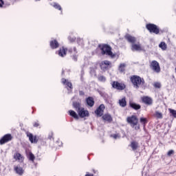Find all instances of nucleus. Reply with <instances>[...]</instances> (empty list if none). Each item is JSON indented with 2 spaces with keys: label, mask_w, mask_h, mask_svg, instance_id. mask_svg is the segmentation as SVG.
<instances>
[{
  "label": "nucleus",
  "mask_w": 176,
  "mask_h": 176,
  "mask_svg": "<svg viewBox=\"0 0 176 176\" xmlns=\"http://www.w3.org/2000/svg\"><path fill=\"white\" fill-rule=\"evenodd\" d=\"M73 51H74L75 53H76V47H73V50H72V49H70V50H69V52H72Z\"/></svg>",
  "instance_id": "42"
},
{
  "label": "nucleus",
  "mask_w": 176,
  "mask_h": 176,
  "mask_svg": "<svg viewBox=\"0 0 176 176\" xmlns=\"http://www.w3.org/2000/svg\"><path fill=\"white\" fill-rule=\"evenodd\" d=\"M14 159H16V160H23V156L21 155V154L16 153L14 155Z\"/></svg>",
  "instance_id": "31"
},
{
  "label": "nucleus",
  "mask_w": 176,
  "mask_h": 176,
  "mask_svg": "<svg viewBox=\"0 0 176 176\" xmlns=\"http://www.w3.org/2000/svg\"><path fill=\"white\" fill-rule=\"evenodd\" d=\"M33 126H34V127H39V123L38 122H34Z\"/></svg>",
  "instance_id": "41"
},
{
  "label": "nucleus",
  "mask_w": 176,
  "mask_h": 176,
  "mask_svg": "<svg viewBox=\"0 0 176 176\" xmlns=\"http://www.w3.org/2000/svg\"><path fill=\"white\" fill-rule=\"evenodd\" d=\"M85 176H93V175L90 174V175H86Z\"/></svg>",
  "instance_id": "44"
},
{
  "label": "nucleus",
  "mask_w": 176,
  "mask_h": 176,
  "mask_svg": "<svg viewBox=\"0 0 176 176\" xmlns=\"http://www.w3.org/2000/svg\"><path fill=\"white\" fill-rule=\"evenodd\" d=\"M68 39L70 41V42H75V41H76V38L75 37L72 38L71 36H69Z\"/></svg>",
  "instance_id": "37"
},
{
  "label": "nucleus",
  "mask_w": 176,
  "mask_h": 176,
  "mask_svg": "<svg viewBox=\"0 0 176 176\" xmlns=\"http://www.w3.org/2000/svg\"><path fill=\"white\" fill-rule=\"evenodd\" d=\"M4 3L3 0H0V8H3Z\"/></svg>",
  "instance_id": "40"
},
{
  "label": "nucleus",
  "mask_w": 176,
  "mask_h": 176,
  "mask_svg": "<svg viewBox=\"0 0 176 176\" xmlns=\"http://www.w3.org/2000/svg\"><path fill=\"white\" fill-rule=\"evenodd\" d=\"M111 61L109 60H103L100 63V68L102 69V71H107L108 68H111Z\"/></svg>",
  "instance_id": "7"
},
{
  "label": "nucleus",
  "mask_w": 176,
  "mask_h": 176,
  "mask_svg": "<svg viewBox=\"0 0 176 176\" xmlns=\"http://www.w3.org/2000/svg\"><path fill=\"white\" fill-rule=\"evenodd\" d=\"M126 122L132 126L135 130H140V124H138V118L135 116H131L126 118Z\"/></svg>",
  "instance_id": "3"
},
{
  "label": "nucleus",
  "mask_w": 176,
  "mask_h": 176,
  "mask_svg": "<svg viewBox=\"0 0 176 176\" xmlns=\"http://www.w3.org/2000/svg\"><path fill=\"white\" fill-rule=\"evenodd\" d=\"M159 47H160L162 50H167V44L162 41L159 44Z\"/></svg>",
  "instance_id": "25"
},
{
  "label": "nucleus",
  "mask_w": 176,
  "mask_h": 176,
  "mask_svg": "<svg viewBox=\"0 0 176 176\" xmlns=\"http://www.w3.org/2000/svg\"><path fill=\"white\" fill-rule=\"evenodd\" d=\"M73 107H74V108H75V109L77 112H78V111L82 109V108H80V104L79 102H74Z\"/></svg>",
  "instance_id": "26"
},
{
  "label": "nucleus",
  "mask_w": 176,
  "mask_h": 176,
  "mask_svg": "<svg viewBox=\"0 0 176 176\" xmlns=\"http://www.w3.org/2000/svg\"><path fill=\"white\" fill-rule=\"evenodd\" d=\"M12 135L6 134L0 140V144L3 145V144H6V142H9V141H12Z\"/></svg>",
  "instance_id": "8"
},
{
  "label": "nucleus",
  "mask_w": 176,
  "mask_h": 176,
  "mask_svg": "<svg viewBox=\"0 0 176 176\" xmlns=\"http://www.w3.org/2000/svg\"><path fill=\"white\" fill-rule=\"evenodd\" d=\"M14 170L19 175H23V174H24V170H23V168L21 166H14Z\"/></svg>",
  "instance_id": "16"
},
{
  "label": "nucleus",
  "mask_w": 176,
  "mask_h": 176,
  "mask_svg": "<svg viewBox=\"0 0 176 176\" xmlns=\"http://www.w3.org/2000/svg\"><path fill=\"white\" fill-rule=\"evenodd\" d=\"M168 156H171V155H174V151L173 150H170L168 153Z\"/></svg>",
  "instance_id": "38"
},
{
  "label": "nucleus",
  "mask_w": 176,
  "mask_h": 176,
  "mask_svg": "<svg viewBox=\"0 0 176 176\" xmlns=\"http://www.w3.org/2000/svg\"><path fill=\"white\" fill-rule=\"evenodd\" d=\"M58 46H60V44H58V42L56 40L50 42V47L52 49H57Z\"/></svg>",
  "instance_id": "19"
},
{
  "label": "nucleus",
  "mask_w": 176,
  "mask_h": 176,
  "mask_svg": "<svg viewBox=\"0 0 176 176\" xmlns=\"http://www.w3.org/2000/svg\"><path fill=\"white\" fill-rule=\"evenodd\" d=\"M104 109H105V105L104 104H100L98 108L96 109V110L95 111V113L96 115H97V116H102V115H104Z\"/></svg>",
  "instance_id": "9"
},
{
  "label": "nucleus",
  "mask_w": 176,
  "mask_h": 176,
  "mask_svg": "<svg viewBox=\"0 0 176 176\" xmlns=\"http://www.w3.org/2000/svg\"><path fill=\"white\" fill-rule=\"evenodd\" d=\"M99 49L101 50V54L102 56H109V57H111V58H115L116 57V54H114L112 52V47L111 46L103 44V45H98Z\"/></svg>",
  "instance_id": "2"
},
{
  "label": "nucleus",
  "mask_w": 176,
  "mask_h": 176,
  "mask_svg": "<svg viewBox=\"0 0 176 176\" xmlns=\"http://www.w3.org/2000/svg\"><path fill=\"white\" fill-rule=\"evenodd\" d=\"M170 112L173 118H176V111L174 109H170Z\"/></svg>",
  "instance_id": "35"
},
{
  "label": "nucleus",
  "mask_w": 176,
  "mask_h": 176,
  "mask_svg": "<svg viewBox=\"0 0 176 176\" xmlns=\"http://www.w3.org/2000/svg\"><path fill=\"white\" fill-rule=\"evenodd\" d=\"M153 86L155 89H160V87H162V84L159 82H154Z\"/></svg>",
  "instance_id": "34"
},
{
  "label": "nucleus",
  "mask_w": 176,
  "mask_h": 176,
  "mask_svg": "<svg viewBox=\"0 0 176 176\" xmlns=\"http://www.w3.org/2000/svg\"><path fill=\"white\" fill-rule=\"evenodd\" d=\"M125 39L129 43H132V45H134L135 42H137V38L135 37L130 35V34H126L125 36Z\"/></svg>",
  "instance_id": "13"
},
{
  "label": "nucleus",
  "mask_w": 176,
  "mask_h": 176,
  "mask_svg": "<svg viewBox=\"0 0 176 176\" xmlns=\"http://www.w3.org/2000/svg\"><path fill=\"white\" fill-rule=\"evenodd\" d=\"M132 52H141L142 50V47H141V44L138 43V44H132L131 45Z\"/></svg>",
  "instance_id": "12"
},
{
  "label": "nucleus",
  "mask_w": 176,
  "mask_h": 176,
  "mask_svg": "<svg viewBox=\"0 0 176 176\" xmlns=\"http://www.w3.org/2000/svg\"><path fill=\"white\" fill-rule=\"evenodd\" d=\"M98 79L99 82H105L107 80V78L104 76H99Z\"/></svg>",
  "instance_id": "33"
},
{
  "label": "nucleus",
  "mask_w": 176,
  "mask_h": 176,
  "mask_svg": "<svg viewBox=\"0 0 176 176\" xmlns=\"http://www.w3.org/2000/svg\"><path fill=\"white\" fill-rule=\"evenodd\" d=\"M80 42H83V40H82V39H80Z\"/></svg>",
  "instance_id": "45"
},
{
  "label": "nucleus",
  "mask_w": 176,
  "mask_h": 176,
  "mask_svg": "<svg viewBox=\"0 0 176 176\" xmlns=\"http://www.w3.org/2000/svg\"><path fill=\"white\" fill-rule=\"evenodd\" d=\"M58 56H60V57L67 56V50L64 47L60 48L58 51Z\"/></svg>",
  "instance_id": "20"
},
{
  "label": "nucleus",
  "mask_w": 176,
  "mask_h": 176,
  "mask_svg": "<svg viewBox=\"0 0 176 176\" xmlns=\"http://www.w3.org/2000/svg\"><path fill=\"white\" fill-rule=\"evenodd\" d=\"M68 112L69 116L76 119V120L79 119V116H78L76 112H75L74 110H69Z\"/></svg>",
  "instance_id": "22"
},
{
  "label": "nucleus",
  "mask_w": 176,
  "mask_h": 176,
  "mask_svg": "<svg viewBox=\"0 0 176 176\" xmlns=\"http://www.w3.org/2000/svg\"><path fill=\"white\" fill-rule=\"evenodd\" d=\"M80 118H86L89 116V111L85 110V108H81L78 111H77Z\"/></svg>",
  "instance_id": "11"
},
{
  "label": "nucleus",
  "mask_w": 176,
  "mask_h": 176,
  "mask_svg": "<svg viewBox=\"0 0 176 176\" xmlns=\"http://www.w3.org/2000/svg\"><path fill=\"white\" fill-rule=\"evenodd\" d=\"M131 148H132L133 151H137L138 148V142H132L131 143Z\"/></svg>",
  "instance_id": "24"
},
{
  "label": "nucleus",
  "mask_w": 176,
  "mask_h": 176,
  "mask_svg": "<svg viewBox=\"0 0 176 176\" xmlns=\"http://www.w3.org/2000/svg\"><path fill=\"white\" fill-rule=\"evenodd\" d=\"M150 68H151L152 70L154 72H156L157 74H159V72H160V65L159 64V62L157 60H153L151 63Z\"/></svg>",
  "instance_id": "5"
},
{
  "label": "nucleus",
  "mask_w": 176,
  "mask_h": 176,
  "mask_svg": "<svg viewBox=\"0 0 176 176\" xmlns=\"http://www.w3.org/2000/svg\"><path fill=\"white\" fill-rule=\"evenodd\" d=\"M129 107H131L132 109H135V111H138V109H141V105L136 104L133 102H129Z\"/></svg>",
  "instance_id": "15"
},
{
  "label": "nucleus",
  "mask_w": 176,
  "mask_h": 176,
  "mask_svg": "<svg viewBox=\"0 0 176 176\" xmlns=\"http://www.w3.org/2000/svg\"><path fill=\"white\" fill-rule=\"evenodd\" d=\"M103 120H105V122H109V123H111L112 121V116L109 114H104L102 116Z\"/></svg>",
  "instance_id": "21"
},
{
  "label": "nucleus",
  "mask_w": 176,
  "mask_h": 176,
  "mask_svg": "<svg viewBox=\"0 0 176 176\" xmlns=\"http://www.w3.org/2000/svg\"><path fill=\"white\" fill-rule=\"evenodd\" d=\"M146 28L151 34H155V35H158V34L160 32L159 27L153 23L147 24L146 25Z\"/></svg>",
  "instance_id": "4"
},
{
  "label": "nucleus",
  "mask_w": 176,
  "mask_h": 176,
  "mask_svg": "<svg viewBox=\"0 0 176 176\" xmlns=\"http://www.w3.org/2000/svg\"><path fill=\"white\" fill-rule=\"evenodd\" d=\"M27 137H28L29 140L32 144H36L38 142V138L36 135H32L31 133H27Z\"/></svg>",
  "instance_id": "10"
},
{
  "label": "nucleus",
  "mask_w": 176,
  "mask_h": 176,
  "mask_svg": "<svg viewBox=\"0 0 176 176\" xmlns=\"http://www.w3.org/2000/svg\"><path fill=\"white\" fill-rule=\"evenodd\" d=\"M72 59L74 60V61H78V56L74 55L72 56Z\"/></svg>",
  "instance_id": "39"
},
{
  "label": "nucleus",
  "mask_w": 176,
  "mask_h": 176,
  "mask_svg": "<svg viewBox=\"0 0 176 176\" xmlns=\"http://www.w3.org/2000/svg\"><path fill=\"white\" fill-rule=\"evenodd\" d=\"M126 68V64L125 63H121L118 67L120 72H124Z\"/></svg>",
  "instance_id": "27"
},
{
  "label": "nucleus",
  "mask_w": 176,
  "mask_h": 176,
  "mask_svg": "<svg viewBox=\"0 0 176 176\" xmlns=\"http://www.w3.org/2000/svg\"><path fill=\"white\" fill-rule=\"evenodd\" d=\"M140 122L144 126H146V123H148V120L145 118H140Z\"/></svg>",
  "instance_id": "29"
},
{
  "label": "nucleus",
  "mask_w": 176,
  "mask_h": 176,
  "mask_svg": "<svg viewBox=\"0 0 176 176\" xmlns=\"http://www.w3.org/2000/svg\"><path fill=\"white\" fill-rule=\"evenodd\" d=\"M28 157L31 162H34L35 160V155H34L33 153L31 152H30L28 155Z\"/></svg>",
  "instance_id": "30"
},
{
  "label": "nucleus",
  "mask_w": 176,
  "mask_h": 176,
  "mask_svg": "<svg viewBox=\"0 0 176 176\" xmlns=\"http://www.w3.org/2000/svg\"><path fill=\"white\" fill-rule=\"evenodd\" d=\"M79 94L80 96H85V92H83L82 91H80Z\"/></svg>",
  "instance_id": "43"
},
{
  "label": "nucleus",
  "mask_w": 176,
  "mask_h": 176,
  "mask_svg": "<svg viewBox=\"0 0 176 176\" xmlns=\"http://www.w3.org/2000/svg\"><path fill=\"white\" fill-rule=\"evenodd\" d=\"M130 80L135 89H140V87H144L145 86V80L139 76H132Z\"/></svg>",
  "instance_id": "1"
},
{
  "label": "nucleus",
  "mask_w": 176,
  "mask_h": 176,
  "mask_svg": "<svg viewBox=\"0 0 176 176\" xmlns=\"http://www.w3.org/2000/svg\"><path fill=\"white\" fill-rule=\"evenodd\" d=\"M36 1H41V0H36Z\"/></svg>",
  "instance_id": "47"
},
{
  "label": "nucleus",
  "mask_w": 176,
  "mask_h": 176,
  "mask_svg": "<svg viewBox=\"0 0 176 176\" xmlns=\"http://www.w3.org/2000/svg\"><path fill=\"white\" fill-rule=\"evenodd\" d=\"M62 74H64V71L62 72Z\"/></svg>",
  "instance_id": "46"
},
{
  "label": "nucleus",
  "mask_w": 176,
  "mask_h": 176,
  "mask_svg": "<svg viewBox=\"0 0 176 176\" xmlns=\"http://www.w3.org/2000/svg\"><path fill=\"white\" fill-rule=\"evenodd\" d=\"M87 105L89 107H93L94 105V99L91 97H88L86 100Z\"/></svg>",
  "instance_id": "23"
},
{
  "label": "nucleus",
  "mask_w": 176,
  "mask_h": 176,
  "mask_svg": "<svg viewBox=\"0 0 176 176\" xmlns=\"http://www.w3.org/2000/svg\"><path fill=\"white\" fill-rule=\"evenodd\" d=\"M118 104L120 107H122V108H124L126 105H127V102L126 101V98H122V99H120L118 101Z\"/></svg>",
  "instance_id": "18"
},
{
  "label": "nucleus",
  "mask_w": 176,
  "mask_h": 176,
  "mask_svg": "<svg viewBox=\"0 0 176 176\" xmlns=\"http://www.w3.org/2000/svg\"><path fill=\"white\" fill-rule=\"evenodd\" d=\"M52 6L55 8V9H58V10H61V6L57 3H54Z\"/></svg>",
  "instance_id": "32"
},
{
  "label": "nucleus",
  "mask_w": 176,
  "mask_h": 176,
  "mask_svg": "<svg viewBox=\"0 0 176 176\" xmlns=\"http://www.w3.org/2000/svg\"><path fill=\"white\" fill-rule=\"evenodd\" d=\"M111 86L113 89H116V90H124V89H126V85L124 84H122L118 81L111 82Z\"/></svg>",
  "instance_id": "6"
},
{
  "label": "nucleus",
  "mask_w": 176,
  "mask_h": 176,
  "mask_svg": "<svg viewBox=\"0 0 176 176\" xmlns=\"http://www.w3.org/2000/svg\"><path fill=\"white\" fill-rule=\"evenodd\" d=\"M142 101L146 105H152L153 100L152 98H149L148 96H144L142 98Z\"/></svg>",
  "instance_id": "14"
},
{
  "label": "nucleus",
  "mask_w": 176,
  "mask_h": 176,
  "mask_svg": "<svg viewBox=\"0 0 176 176\" xmlns=\"http://www.w3.org/2000/svg\"><path fill=\"white\" fill-rule=\"evenodd\" d=\"M155 116L157 119H163V113L160 111H155Z\"/></svg>",
  "instance_id": "28"
},
{
  "label": "nucleus",
  "mask_w": 176,
  "mask_h": 176,
  "mask_svg": "<svg viewBox=\"0 0 176 176\" xmlns=\"http://www.w3.org/2000/svg\"><path fill=\"white\" fill-rule=\"evenodd\" d=\"M62 83L63 85H65V86H67V87H69L71 89H73V87H72V82L68 81V80H67L65 78H62Z\"/></svg>",
  "instance_id": "17"
},
{
  "label": "nucleus",
  "mask_w": 176,
  "mask_h": 176,
  "mask_svg": "<svg viewBox=\"0 0 176 176\" xmlns=\"http://www.w3.org/2000/svg\"><path fill=\"white\" fill-rule=\"evenodd\" d=\"M111 137H113V138H114V140H118V138H120V136L119 135V134L111 135Z\"/></svg>",
  "instance_id": "36"
}]
</instances>
